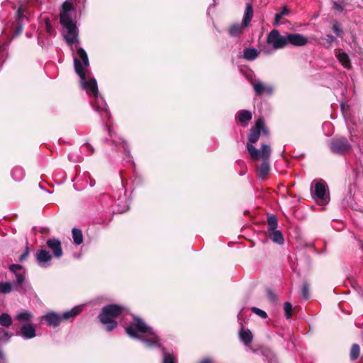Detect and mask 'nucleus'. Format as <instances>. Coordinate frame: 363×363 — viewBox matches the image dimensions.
Instances as JSON below:
<instances>
[{
    "mask_svg": "<svg viewBox=\"0 0 363 363\" xmlns=\"http://www.w3.org/2000/svg\"><path fill=\"white\" fill-rule=\"evenodd\" d=\"M62 33L71 50H76L73 55L74 70L77 75L83 76L82 69H88L89 61L86 51L79 46V29L77 24H62Z\"/></svg>",
    "mask_w": 363,
    "mask_h": 363,
    "instance_id": "1",
    "label": "nucleus"
},
{
    "mask_svg": "<svg viewBox=\"0 0 363 363\" xmlns=\"http://www.w3.org/2000/svg\"><path fill=\"white\" fill-rule=\"evenodd\" d=\"M125 332L130 337L142 341L146 347H161L160 336L139 317L133 316V321L125 327Z\"/></svg>",
    "mask_w": 363,
    "mask_h": 363,
    "instance_id": "2",
    "label": "nucleus"
},
{
    "mask_svg": "<svg viewBox=\"0 0 363 363\" xmlns=\"http://www.w3.org/2000/svg\"><path fill=\"white\" fill-rule=\"evenodd\" d=\"M83 76L78 75L80 78V82L83 89L86 93L92 96L94 99L91 101V104L95 110L100 113L101 116L103 118L106 116L110 118V112L107 108V104L105 100L99 96L97 83L95 79L92 78L86 80V76L87 74V69H82Z\"/></svg>",
    "mask_w": 363,
    "mask_h": 363,
    "instance_id": "3",
    "label": "nucleus"
},
{
    "mask_svg": "<svg viewBox=\"0 0 363 363\" xmlns=\"http://www.w3.org/2000/svg\"><path fill=\"white\" fill-rule=\"evenodd\" d=\"M247 150L252 160H262V163L257 167L258 177L264 179L270 171L269 157L272 153L270 145L262 144L260 150H257L251 144L247 145Z\"/></svg>",
    "mask_w": 363,
    "mask_h": 363,
    "instance_id": "4",
    "label": "nucleus"
},
{
    "mask_svg": "<svg viewBox=\"0 0 363 363\" xmlns=\"http://www.w3.org/2000/svg\"><path fill=\"white\" fill-rule=\"evenodd\" d=\"M125 308L118 305H108L103 308L99 318L101 323L106 325L108 332L112 331L117 326L115 318L121 315H124Z\"/></svg>",
    "mask_w": 363,
    "mask_h": 363,
    "instance_id": "5",
    "label": "nucleus"
},
{
    "mask_svg": "<svg viewBox=\"0 0 363 363\" xmlns=\"http://www.w3.org/2000/svg\"><path fill=\"white\" fill-rule=\"evenodd\" d=\"M81 311V306H75L70 311L63 313L62 315L55 312H49L43 315V318L47 322L48 325L57 327L62 320H67L70 318H73L79 314Z\"/></svg>",
    "mask_w": 363,
    "mask_h": 363,
    "instance_id": "6",
    "label": "nucleus"
},
{
    "mask_svg": "<svg viewBox=\"0 0 363 363\" xmlns=\"http://www.w3.org/2000/svg\"><path fill=\"white\" fill-rule=\"evenodd\" d=\"M312 197L320 205H325L330 201L328 189L326 183L323 180L313 181L311 185Z\"/></svg>",
    "mask_w": 363,
    "mask_h": 363,
    "instance_id": "7",
    "label": "nucleus"
},
{
    "mask_svg": "<svg viewBox=\"0 0 363 363\" xmlns=\"http://www.w3.org/2000/svg\"><path fill=\"white\" fill-rule=\"evenodd\" d=\"M267 225L268 235L270 239L278 245H283L284 239L281 232L277 230L278 222L275 216L271 215L268 216Z\"/></svg>",
    "mask_w": 363,
    "mask_h": 363,
    "instance_id": "8",
    "label": "nucleus"
},
{
    "mask_svg": "<svg viewBox=\"0 0 363 363\" xmlns=\"http://www.w3.org/2000/svg\"><path fill=\"white\" fill-rule=\"evenodd\" d=\"M330 149L332 152L342 155L351 150L352 145L346 138L336 137L330 140Z\"/></svg>",
    "mask_w": 363,
    "mask_h": 363,
    "instance_id": "9",
    "label": "nucleus"
},
{
    "mask_svg": "<svg viewBox=\"0 0 363 363\" xmlns=\"http://www.w3.org/2000/svg\"><path fill=\"white\" fill-rule=\"evenodd\" d=\"M74 16L75 10L72 2L70 0H66L62 4L60 10V23H75Z\"/></svg>",
    "mask_w": 363,
    "mask_h": 363,
    "instance_id": "10",
    "label": "nucleus"
},
{
    "mask_svg": "<svg viewBox=\"0 0 363 363\" xmlns=\"http://www.w3.org/2000/svg\"><path fill=\"white\" fill-rule=\"evenodd\" d=\"M267 42L276 50L283 48L287 45L286 34L281 35L277 30H273L268 35Z\"/></svg>",
    "mask_w": 363,
    "mask_h": 363,
    "instance_id": "11",
    "label": "nucleus"
},
{
    "mask_svg": "<svg viewBox=\"0 0 363 363\" xmlns=\"http://www.w3.org/2000/svg\"><path fill=\"white\" fill-rule=\"evenodd\" d=\"M261 132H263L264 134L267 133L263 120L259 118L256 121L255 125L250 130L248 138L249 142L247 145L251 144L253 145V144L259 140Z\"/></svg>",
    "mask_w": 363,
    "mask_h": 363,
    "instance_id": "12",
    "label": "nucleus"
},
{
    "mask_svg": "<svg viewBox=\"0 0 363 363\" xmlns=\"http://www.w3.org/2000/svg\"><path fill=\"white\" fill-rule=\"evenodd\" d=\"M254 91L257 96H261L264 94L272 95L274 88L271 85L266 84L259 79H255L251 82Z\"/></svg>",
    "mask_w": 363,
    "mask_h": 363,
    "instance_id": "13",
    "label": "nucleus"
},
{
    "mask_svg": "<svg viewBox=\"0 0 363 363\" xmlns=\"http://www.w3.org/2000/svg\"><path fill=\"white\" fill-rule=\"evenodd\" d=\"M22 31L21 24H6V26L2 30V37L11 40L20 35Z\"/></svg>",
    "mask_w": 363,
    "mask_h": 363,
    "instance_id": "14",
    "label": "nucleus"
},
{
    "mask_svg": "<svg viewBox=\"0 0 363 363\" xmlns=\"http://www.w3.org/2000/svg\"><path fill=\"white\" fill-rule=\"evenodd\" d=\"M20 335L25 340H29L36 336L35 326L31 323L23 324L20 328Z\"/></svg>",
    "mask_w": 363,
    "mask_h": 363,
    "instance_id": "15",
    "label": "nucleus"
},
{
    "mask_svg": "<svg viewBox=\"0 0 363 363\" xmlns=\"http://www.w3.org/2000/svg\"><path fill=\"white\" fill-rule=\"evenodd\" d=\"M48 247L52 251L53 255L59 258L62 255L61 242L55 238L49 239L47 241Z\"/></svg>",
    "mask_w": 363,
    "mask_h": 363,
    "instance_id": "16",
    "label": "nucleus"
},
{
    "mask_svg": "<svg viewBox=\"0 0 363 363\" xmlns=\"http://www.w3.org/2000/svg\"><path fill=\"white\" fill-rule=\"evenodd\" d=\"M31 13L29 9L25 6H20L16 11L17 23H24L32 21Z\"/></svg>",
    "mask_w": 363,
    "mask_h": 363,
    "instance_id": "17",
    "label": "nucleus"
},
{
    "mask_svg": "<svg viewBox=\"0 0 363 363\" xmlns=\"http://www.w3.org/2000/svg\"><path fill=\"white\" fill-rule=\"evenodd\" d=\"M35 257L38 264L42 267H47L49 265L48 262L52 259L49 252L45 250H39L36 253Z\"/></svg>",
    "mask_w": 363,
    "mask_h": 363,
    "instance_id": "18",
    "label": "nucleus"
},
{
    "mask_svg": "<svg viewBox=\"0 0 363 363\" xmlns=\"http://www.w3.org/2000/svg\"><path fill=\"white\" fill-rule=\"evenodd\" d=\"M33 318V314L29 311H22L18 313L15 316V320L19 323L26 324L31 323Z\"/></svg>",
    "mask_w": 363,
    "mask_h": 363,
    "instance_id": "19",
    "label": "nucleus"
},
{
    "mask_svg": "<svg viewBox=\"0 0 363 363\" xmlns=\"http://www.w3.org/2000/svg\"><path fill=\"white\" fill-rule=\"evenodd\" d=\"M116 208L113 209V213H122L129 208L126 196H119L117 201H116Z\"/></svg>",
    "mask_w": 363,
    "mask_h": 363,
    "instance_id": "20",
    "label": "nucleus"
},
{
    "mask_svg": "<svg viewBox=\"0 0 363 363\" xmlns=\"http://www.w3.org/2000/svg\"><path fill=\"white\" fill-rule=\"evenodd\" d=\"M335 56L340 63L346 69H350L351 68V62L348 55L342 50H338L335 52Z\"/></svg>",
    "mask_w": 363,
    "mask_h": 363,
    "instance_id": "21",
    "label": "nucleus"
},
{
    "mask_svg": "<svg viewBox=\"0 0 363 363\" xmlns=\"http://www.w3.org/2000/svg\"><path fill=\"white\" fill-rule=\"evenodd\" d=\"M108 133L113 145L117 146L120 143L121 144L123 150L128 152L127 143L122 138L116 136L111 127L108 128Z\"/></svg>",
    "mask_w": 363,
    "mask_h": 363,
    "instance_id": "22",
    "label": "nucleus"
},
{
    "mask_svg": "<svg viewBox=\"0 0 363 363\" xmlns=\"http://www.w3.org/2000/svg\"><path fill=\"white\" fill-rule=\"evenodd\" d=\"M239 337L245 346H250L252 340V334L250 330L242 328L240 330Z\"/></svg>",
    "mask_w": 363,
    "mask_h": 363,
    "instance_id": "23",
    "label": "nucleus"
},
{
    "mask_svg": "<svg viewBox=\"0 0 363 363\" xmlns=\"http://www.w3.org/2000/svg\"><path fill=\"white\" fill-rule=\"evenodd\" d=\"M252 115L250 111L242 110L238 113V119L240 123H243V126H246L247 123L252 119Z\"/></svg>",
    "mask_w": 363,
    "mask_h": 363,
    "instance_id": "24",
    "label": "nucleus"
},
{
    "mask_svg": "<svg viewBox=\"0 0 363 363\" xmlns=\"http://www.w3.org/2000/svg\"><path fill=\"white\" fill-rule=\"evenodd\" d=\"M258 55V52L255 48H247L243 51V57L247 60H253Z\"/></svg>",
    "mask_w": 363,
    "mask_h": 363,
    "instance_id": "25",
    "label": "nucleus"
},
{
    "mask_svg": "<svg viewBox=\"0 0 363 363\" xmlns=\"http://www.w3.org/2000/svg\"><path fill=\"white\" fill-rule=\"evenodd\" d=\"M247 24H234L229 29V34L233 37L238 36Z\"/></svg>",
    "mask_w": 363,
    "mask_h": 363,
    "instance_id": "26",
    "label": "nucleus"
},
{
    "mask_svg": "<svg viewBox=\"0 0 363 363\" xmlns=\"http://www.w3.org/2000/svg\"><path fill=\"white\" fill-rule=\"evenodd\" d=\"M74 242L76 245H80L83 242V235L81 230L73 228L72 230Z\"/></svg>",
    "mask_w": 363,
    "mask_h": 363,
    "instance_id": "27",
    "label": "nucleus"
},
{
    "mask_svg": "<svg viewBox=\"0 0 363 363\" xmlns=\"http://www.w3.org/2000/svg\"><path fill=\"white\" fill-rule=\"evenodd\" d=\"M253 16V9L250 4H247L242 23H250Z\"/></svg>",
    "mask_w": 363,
    "mask_h": 363,
    "instance_id": "28",
    "label": "nucleus"
},
{
    "mask_svg": "<svg viewBox=\"0 0 363 363\" xmlns=\"http://www.w3.org/2000/svg\"><path fill=\"white\" fill-rule=\"evenodd\" d=\"M11 176L14 180L20 181L24 177V171L21 167H16L11 171Z\"/></svg>",
    "mask_w": 363,
    "mask_h": 363,
    "instance_id": "29",
    "label": "nucleus"
},
{
    "mask_svg": "<svg viewBox=\"0 0 363 363\" xmlns=\"http://www.w3.org/2000/svg\"><path fill=\"white\" fill-rule=\"evenodd\" d=\"M13 322L11 315L6 313H2L0 315V325L4 327H9Z\"/></svg>",
    "mask_w": 363,
    "mask_h": 363,
    "instance_id": "30",
    "label": "nucleus"
},
{
    "mask_svg": "<svg viewBox=\"0 0 363 363\" xmlns=\"http://www.w3.org/2000/svg\"><path fill=\"white\" fill-rule=\"evenodd\" d=\"M298 34H297V33H287L286 34L287 45L291 44L294 46H298Z\"/></svg>",
    "mask_w": 363,
    "mask_h": 363,
    "instance_id": "31",
    "label": "nucleus"
},
{
    "mask_svg": "<svg viewBox=\"0 0 363 363\" xmlns=\"http://www.w3.org/2000/svg\"><path fill=\"white\" fill-rule=\"evenodd\" d=\"M163 360L162 363H174L175 358L172 354L167 352L164 348H162Z\"/></svg>",
    "mask_w": 363,
    "mask_h": 363,
    "instance_id": "32",
    "label": "nucleus"
},
{
    "mask_svg": "<svg viewBox=\"0 0 363 363\" xmlns=\"http://www.w3.org/2000/svg\"><path fill=\"white\" fill-rule=\"evenodd\" d=\"M12 289V284L10 282H0V293L8 294Z\"/></svg>",
    "mask_w": 363,
    "mask_h": 363,
    "instance_id": "33",
    "label": "nucleus"
},
{
    "mask_svg": "<svg viewBox=\"0 0 363 363\" xmlns=\"http://www.w3.org/2000/svg\"><path fill=\"white\" fill-rule=\"evenodd\" d=\"M359 354V347L357 344H354L352 346L350 351V358L352 360L356 359Z\"/></svg>",
    "mask_w": 363,
    "mask_h": 363,
    "instance_id": "34",
    "label": "nucleus"
},
{
    "mask_svg": "<svg viewBox=\"0 0 363 363\" xmlns=\"http://www.w3.org/2000/svg\"><path fill=\"white\" fill-rule=\"evenodd\" d=\"M11 337V334H10L9 332L3 330L0 331V342L1 343H6L9 342Z\"/></svg>",
    "mask_w": 363,
    "mask_h": 363,
    "instance_id": "35",
    "label": "nucleus"
},
{
    "mask_svg": "<svg viewBox=\"0 0 363 363\" xmlns=\"http://www.w3.org/2000/svg\"><path fill=\"white\" fill-rule=\"evenodd\" d=\"M289 12V9L286 7L283 8L282 11L277 13L274 16V23H279L282 17L286 14H288Z\"/></svg>",
    "mask_w": 363,
    "mask_h": 363,
    "instance_id": "36",
    "label": "nucleus"
},
{
    "mask_svg": "<svg viewBox=\"0 0 363 363\" xmlns=\"http://www.w3.org/2000/svg\"><path fill=\"white\" fill-rule=\"evenodd\" d=\"M285 315L287 319L291 318L292 306L289 302H286L284 306Z\"/></svg>",
    "mask_w": 363,
    "mask_h": 363,
    "instance_id": "37",
    "label": "nucleus"
},
{
    "mask_svg": "<svg viewBox=\"0 0 363 363\" xmlns=\"http://www.w3.org/2000/svg\"><path fill=\"white\" fill-rule=\"evenodd\" d=\"M301 295L304 299H308L309 298V286L307 283H304L301 289Z\"/></svg>",
    "mask_w": 363,
    "mask_h": 363,
    "instance_id": "38",
    "label": "nucleus"
},
{
    "mask_svg": "<svg viewBox=\"0 0 363 363\" xmlns=\"http://www.w3.org/2000/svg\"><path fill=\"white\" fill-rule=\"evenodd\" d=\"M252 311L262 318H266L267 317V313L262 309H259L256 307H252Z\"/></svg>",
    "mask_w": 363,
    "mask_h": 363,
    "instance_id": "39",
    "label": "nucleus"
},
{
    "mask_svg": "<svg viewBox=\"0 0 363 363\" xmlns=\"http://www.w3.org/2000/svg\"><path fill=\"white\" fill-rule=\"evenodd\" d=\"M24 276L22 274H16V281L15 285L16 286V289L18 290L17 286L22 284L24 281Z\"/></svg>",
    "mask_w": 363,
    "mask_h": 363,
    "instance_id": "40",
    "label": "nucleus"
},
{
    "mask_svg": "<svg viewBox=\"0 0 363 363\" xmlns=\"http://www.w3.org/2000/svg\"><path fill=\"white\" fill-rule=\"evenodd\" d=\"M267 295L268 298L271 301H272V302L277 301V295L274 294V292L272 290L268 289L267 290Z\"/></svg>",
    "mask_w": 363,
    "mask_h": 363,
    "instance_id": "41",
    "label": "nucleus"
},
{
    "mask_svg": "<svg viewBox=\"0 0 363 363\" xmlns=\"http://www.w3.org/2000/svg\"><path fill=\"white\" fill-rule=\"evenodd\" d=\"M298 46H303L306 45L308 42L307 38L304 37L303 35L298 34Z\"/></svg>",
    "mask_w": 363,
    "mask_h": 363,
    "instance_id": "42",
    "label": "nucleus"
},
{
    "mask_svg": "<svg viewBox=\"0 0 363 363\" xmlns=\"http://www.w3.org/2000/svg\"><path fill=\"white\" fill-rule=\"evenodd\" d=\"M340 26V24H334L333 30L337 36L342 37V30Z\"/></svg>",
    "mask_w": 363,
    "mask_h": 363,
    "instance_id": "43",
    "label": "nucleus"
},
{
    "mask_svg": "<svg viewBox=\"0 0 363 363\" xmlns=\"http://www.w3.org/2000/svg\"><path fill=\"white\" fill-rule=\"evenodd\" d=\"M9 269H10V270H11L12 272L16 273V272H17L18 269H21V266L20 264H11V265L9 266Z\"/></svg>",
    "mask_w": 363,
    "mask_h": 363,
    "instance_id": "44",
    "label": "nucleus"
},
{
    "mask_svg": "<svg viewBox=\"0 0 363 363\" xmlns=\"http://www.w3.org/2000/svg\"><path fill=\"white\" fill-rule=\"evenodd\" d=\"M45 29L50 35H52L55 33L52 24H45Z\"/></svg>",
    "mask_w": 363,
    "mask_h": 363,
    "instance_id": "45",
    "label": "nucleus"
},
{
    "mask_svg": "<svg viewBox=\"0 0 363 363\" xmlns=\"http://www.w3.org/2000/svg\"><path fill=\"white\" fill-rule=\"evenodd\" d=\"M198 363H213V360L211 357H205Z\"/></svg>",
    "mask_w": 363,
    "mask_h": 363,
    "instance_id": "46",
    "label": "nucleus"
},
{
    "mask_svg": "<svg viewBox=\"0 0 363 363\" xmlns=\"http://www.w3.org/2000/svg\"><path fill=\"white\" fill-rule=\"evenodd\" d=\"M325 40L327 41V43H332L333 41H335V38L334 36L331 35H326V38H325Z\"/></svg>",
    "mask_w": 363,
    "mask_h": 363,
    "instance_id": "47",
    "label": "nucleus"
},
{
    "mask_svg": "<svg viewBox=\"0 0 363 363\" xmlns=\"http://www.w3.org/2000/svg\"><path fill=\"white\" fill-rule=\"evenodd\" d=\"M28 251L26 250L24 253H23L21 255V257L19 258L20 261H23V259H25L26 258V257L28 256Z\"/></svg>",
    "mask_w": 363,
    "mask_h": 363,
    "instance_id": "48",
    "label": "nucleus"
},
{
    "mask_svg": "<svg viewBox=\"0 0 363 363\" xmlns=\"http://www.w3.org/2000/svg\"><path fill=\"white\" fill-rule=\"evenodd\" d=\"M6 359L4 351L0 348V359L4 360Z\"/></svg>",
    "mask_w": 363,
    "mask_h": 363,
    "instance_id": "49",
    "label": "nucleus"
},
{
    "mask_svg": "<svg viewBox=\"0 0 363 363\" xmlns=\"http://www.w3.org/2000/svg\"><path fill=\"white\" fill-rule=\"evenodd\" d=\"M45 23H50V20H48V19H45Z\"/></svg>",
    "mask_w": 363,
    "mask_h": 363,
    "instance_id": "50",
    "label": "nucleus"
},
{
    "mask_svg": "<svg viewBox=\"0 0 363 363\" xmlns=\"http://www.w3.org/2000/svg\"><path fill=\"white\" fill-rule=\"evenodd\" d=\"M26 35H27V36H28V38H30V37L31 36V35H30V34H28V33H27Z\"/></svg>",
    "mask_w": 363,
    "mask_h": 363,
    "instance_id": "51",
    "label": "nucleus"
},
{
    "mask_svg": "<svg viewBox=\"0 0 363 363\" xmlns=\"http://www.w3.org/2000/svg\"><path fill=\"white\" fill-rule=\"evenodd\" d=\"M85 1H86V0H83V4H84V3H85Z\"/></svg>",
    "mask_w": 363,
    "mask_h": 363,
    "instance_id": "52",
    "label": "nucleus"
}]
</instances>
